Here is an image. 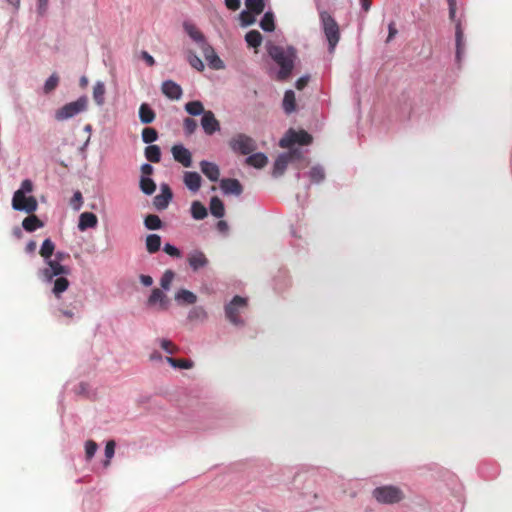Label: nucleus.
Masks as SVG:
<instances>
[{"label": "nucleus", "mask_w": 512, "mask_h": 512, "mask_svg": "<svg viewBox=\"0 0 512 512\" xmlns=\"http://www.w3.org/2000/svg\"><path fill=\"white\" fill-rule=\"evenodd\" d=\"M301 156L302 153L299 149H291L289 152L279 155L273 166V176H281L285 172L288 163L294 159L301 158Z\"/></svg>", "instance_id": "9d476101"}, {"label": "nucleus", "mask_w": 512, "mask_h": 512, "mask_svg": "<svg viewBox=\"0 0 512 512\" xmlns=\"http://www.w3.org/2000/svg\"><path fill=\"white\" fill-rule=\"evenodd\" d=\"M59 84V76L53 73L45 82L43 90L45 94L51 93Z\"/></svg>", "instance_id": "49530a36"}, {"label": "nucleus", "mask_w": 512, "mask_h": 512, "mask_svg": "<svg viewBox=\"0 0 512 512\" xmlns=\"http://www.w3.org/2000/svg\"><path fill=\"white\" fill-rule=\"evenodd\" d=\"M43 225V222L34 214L26 217L22 222V226L27 232H33Z\"/></svg>", "instance_id": "c85d7f7f"}, {"label": "nucleus", "mask_w": 512, "mask_h": 512, "mask_svg": "<svg viewBox=\"0 0 512 512\" xmlns=\"http://www.w3.org/2000/svg\"><path fill=\"white\" fill-rule=\"evenodd\" d=\"M257 14L252 12L251 10H244L240 13V21H241V24L242 26H249V25H252L256 18Z\"/></svg>", "instance_id": "de8ad7c7"}, {"label": "nucleus", "mask_w": 512, "mask_h": 512, "mask_svg": "<svg viewBox=\"0 0 512 512\" xmlns=\"http://www.w3.org/2000/svg\"><path fill=\"white\" fill-rule=\"evenodd\" d=\"M187 261L189 266L193 269V271H197L201 268H204L209 263L206 255L202 251L198 250L189 253Z\"/></svg>", "instance_id": "2eb2a0df"}, {"label": "nucleus", "mask_w": 512, "mask_h": 512, "mask_svg": "<svg viewBox=\"0 0 512 512\" xmlns=\"http://www.w3.org/2000/svg\"><path fill=\"white\" fill-rule=\"evenodd\" d=\"M246 163L249 166L260 169L266 166L268 158L264 153H254L246 158Z\"/></svg>", "instance_id": "a878e982"}, {"label": "nucleus", "mask_w": 512, "mask_h": 512, "mask_svg": "<svg viewBox=\"0 0 512 512\" xmlns=\"http://www.w3.org/2000/svg\"><path fill=\"white\" fill-rule=\"evenodd\" d=\"M309 177L312 182L320 183L325 179V172L321 166H313L309 171Z\"/></svg>", "instance_id": "c03bdc74"}, {"label": "nucleus", "mask_w": 512, "mask_h": 512, "mask_svg": "<svg viewBox=\"0 0 512 512\" xmlns=\"http://www.w3.org/2000/svg\"><path fill=\"white\" fill-rule=\"evenodd\" d=\"M140 189L144 194L151 195L156 190V184L151 178L142 176L140 179Z\"/></svg>", "instance_id": "58836bf2"}, {"label": "nucleus", "mask_w": 512, "mask_h": 512, "mask_svg": "<svg viewBox=\"0 0 512 512\" xmlns=\"http://www.w3.org/2000/svg\"><path fill=\"white\" fill-rule=\"evenodd\" d=\"M320 20L324 34L329 43V51L333 52L340 39L339 26L335 19L327 11L320 12Z\"/></svg>", "instance_id": "f03ea898"}, {"label": "nucleus", "mask_w": 512, "mask_h": 512, "mask_svg": "<svg viewBox=\"0 0 512 512\" xmlns=\"http://www.w3.org/2000/svg\"><path fill=\"white\" fill-rule=\"evenodd\" d=\"M267 0H245V6L248 10L256 14H261L266 6Z\"/></svg>", "instance_id": "ea45409f"}, {"label": "nucleus", "mask_w": 512, "mask_h": 512, "mask_svg": "<svg viewBox=\"0 0 512 512\" xmlns=\"http://www.w3.org/2000/svg\"><path fill=\"white\" fill-rule=\"evenodd\" d=\"M158 139V132L151 127L142 130V140L144 143L150 144Z\"/></svg>", "instance_id": "a18cd8bd"}, {"label": "nucleus", "mask_w": 512, "mask_h": 512, "mask_svg": "<svg viewBox=\"0 0 512 512\" xmlns=\"http://www.w3.org/2000/svg\"><path fill=\"white\" fill-rule=\"evenodd\" d=\"M106 88L101 81L95 83L93 87V99L98 106H102L105 102Z\"/></svg>", "instance_id": "7c9ffc66"}, {"label": "nucleus", "mask_w": 512, "mask_h": 512, "mask_svg": "<svg viewBox=\"0 0 512 512\" xmlns=\"http://www.w3.org/2000/svg\"><path fill=\"white\" fill-rule=\"evenodd\" d=\"M373 497L379 503L395 504L404 499V493L399 487L387 485L375 488Z\"/></svg>", "instance_id": "20e7f679"}, {"label": "nucleus", "mask_w": 512, "mask_h": 512, "mask_svg": "<svg viewBox=\"0 0 512 512\" xmlns=\"http://www.w3.org/2000/svg\"><path fill=\"white\" fill-rule=\"evenodd\" d=\"M171 153L174 160L182 164L184 167L188 168L192 166V154L183 145H174L171 148Z\"/></svg>", "instance_id": "9b49d317"}, {"label": "nucleus", "mask_w": 512, "mask_h": 512, "mask_svg": "<svg viewBox=\"0 0 512 512\" xmlns=\"http://www.w3.org/2000/svg\"><path fill=\"white\" fill-rule=\"evenodd\" d=\"M201 126L207 135H213L220 130V123L210 110L206 111L202 116Z\"/></svg>", "instance_id": "f8f14e48"}, {"label": "nucleus", "mask_w": 512, "mask_h": 512, "mask_svg": "<svg viewBox=\"0 0 512 512\" xmlns=\"http://www.w3.org/2000/svg\"><path fill=\"white\" fill-rule=\"evenodd\" d=\"M187 60L189 64L198 71L204 70V64L202 60L193 52H189Z\"/></svg>", "instance_id": "8fccbe9b"}, {"label": "nucleus", "mask_w": 512, "mask_h": 512, "mask_svg": "<svg viewBox=\"0 0 512 512\" xmlns=\"http://www.w3.org/2000/svg\"><path fill=\"white\" fill-rule=\"evenodd\" d=\"M160 346L166 353L171 355L176 354L179 350L178 347L168 339H161Z\"/></svg>", "instance_id": "3c124183"}, {"label": "nucleus", "mask_w": 512, "mask_h": 512, "mask_svg": "<svg viewBox=\"0 0 512 512\" xmlns=\"http://www.w3.org/2000/svg\"><path fill=\"white\" fill-rule=\"evenodd\" d=\"M229 147L235 153L248 155L256 150V143L250 136L239 133L229 140Z\"/></svg>", "instance_id": "39448f33"}, {"label": "nucleus", "mask_w": 512, "mask_h": 512, "mask_svg": "<svg viewBox=\"0 0 512 512\" xmlns=\"http://www.w3.org/2000/svg\"><path fill=\"white\" fill-rule=\"evenodd\" d=\"M208 317L206 310L201 306L193 307L188 313V319L190 321H205Z\"/></svg>", "instance_id": "e433bc0d"}, {"label": "nucleus", "mask_w": 512, "mask_h": 512, "mask_svg": "<svg viewBox=\"0 0 512 512\" xmlns=\"http://www.w3.org/2000/svg\"><path fill=\"white\" fill-rule=\"evenodd\" d=\"M156 118L154 110L147 104L142 103L139 107V119L142 124H150Z\"/></svg>", "instance_id": "b1692460"}, {"label": "nucleus", "mask_w": 512, "mask_h": 512, "mask_svg": "<svg viewBox=\"0 0 512 512\" xmlns=\"http://www.w3.org/2000/svg\"><path fill=\"white\" fill-rule=\"evenodd\" d=\"M245 40L249 46L257 48L262 43V35L257 30H251L246 34Z\"/></svg>", "instance_id": "4c0bfd02"}, {"label": "nucleus", "mask_w": 512, "mask_h": 512, "mask_svg": "<svg viewBox=\"0 0 512 512\" xmlns=\"http://www.w3.org/2000/svg\"><path fill=\"white\" fill-rule=\"evenodd\" d=\"M267 52L273 61L280 67L277 73V79L280 81L287 80L294 68V62L297 58L295 48L291 46L283 47L270 44L267 46Z\"/></svg>", "instance_id": "f257e3e1"}, {"label": "nucleus", "mask_w": 512, "mask_h": 512, "mask_svg": "<svg viewBox=\"0 0 512 512\" xmlns=\"http://www.w3.org/2000/svg\"><path fill=\"white\" fill-rule=\"evenodd\" d=\"M161 246V237L157 234H150L146 238V249L153 254L159 251Z\"/></svg>", "instance_id": "72a5a7b5"}, {"label": "nucleus", "mask_w": 512, "mask_h": 512, "mask_svg": "<svg viewBox=\"0 0 512 512\" xmlns=\"http://www.w3.org/2000/svg\"><path fill=\"white\" fill-rule=\"evenodd\" d=\"M225 5L228 9L236 11L241 6L240 0H225Z\"/></svg>", "instance_id": "bf43d9fd"}, {"label": "nucleus", "mask_w": 512, "mask_h": 512, "mask_svg": "<svg viewBox=\"0 0 512 512\" xmlns=\"http://www.w3.org/2000/svg\"><path fill=\"white\" fill-rule=\"evenodd\" d=\"M67 275L57 276L53 279L52 293L57 299L69 288L70 282L66 277Z\"/></svg>", "instance_id": "aec40b11"}, {"label": "nucleus", "mask_w": 512, "mask_h": 512, "mask_svg": "<svg viewBox=\"0 0 512 512\" xmlns=\"http://www.w3.org/2000/svg\"><path fill=\"white\" fill-rule=\"evenodd\" d=\"M12 207L17 211H25L30 214L36 211L38 204L35 197H26L23 190H17L12 198Z\"/></svg>", "instance_id": "1a4fd4ad"}, {"label": "nucleus", "mask_w": 512, "mask_h": 512, "mask_svg": "<svg viewBox=\"0 0 512 512\" xmlns=\"http://www.w3.org/2000/svg\"><path fill=\"white\" fill-rule=\"evenodd\" d=\"M145 157L148 161L158 163L161 160V150L157 145H149L145 148Z\"/></svg>", "instance_id": "c9c22d12"}, {"label": "nucleus", "mask_w": 512, "mask_h": 512, "mask_svg": "<svg viewBox=\"0 0 512 512\" xmlns=\"http://www.w3.org/2000/svg\"><path fill=\"white\" fill-rule=\"evenodd\" d=\"M201 49L206 61L208 62L211 68L215 70L224 68L223 61L218 57V55L215 53L214 49L210 45L204 43Z\"/></svg>", "instance_id": "ddd939ff"}, {"label": "nucleus", "mask_w": 512, "mask_h": 512, "mask_svg": "<svg viewBox=\"0 0 512 512\" xmlns=\"http://www.w3.org/2000/svg\"><path fill=\"white\" fill-rule=\"evenodd\" d=\"M184 29L187 32V34L200 45V47H202L204 43H206L204 35L195 25L185 23Z\"/></svg>", "instance_id": "bb28decb"}, {"label": "nucleus", "mask_w": 512, "mask_h": 512, "mask_svg": "<svg viewBox=\"0 0 512 512\" xmlns=\"http://www.w3.org/2000/svg\"><path fill=\"white\" fill-rule=\"evenodd\" d=\"M174 277L175 273L172 270H166L160 280L161 287L164 290H169Z\"/></svg>", "instance_id": "09e8293b"}, {"label": "nucleus", "mask_w": 512, "mask_h": 512, "mask_svg": "<svg viewBox=\"0 0 512 512\" xmlns=\"http://www.w3.org/2000/svg\"><path fill=\"white\" fill-rule=\"evenodd\" d=\"M98 223L97 216L92 212H83L79 217L78 228L80 231H85L88 228L96 227Z\"/></svg>", "instance_id": "412c9836"}, {"label": "nucleus", "mask_w": 512, "mask_h": 512, "mask_svg": "<svg viewBox=\"0 0 512 512\" xmlns=\"http://www.w3.org/2000/svg\"><path fill=\"white\" fill-rule=\"evenodd\" d=\"M308 81H309V78L307 76L300 77L296 81L295 86L298 90H302L303 88H305L307 86Z\"/></svg>", "instance_id": "680f3d73"}, {"label": "nucleus", "mask_w": 512, "mask_h": 512, "mask_svg": "<svg viewBox=\"0 0 512 512\" xmlns=\"http://www.w3.org/2000/svg\"><path fill=\"white\" fill-rule=\"evenodd\" d=\"M153 171H154V169L150 164L146 163L141 166V172L144 175V177L146 175H151L153 173Z\"/></svg>", "instance_id": "0e129e2a"}, {"label": "nucleus", "mask_w": 512, "mask_h": 512, "mask_svg": "<svg viewBox=\"0 0 512 512\" xmlns=\"http://www.w3.org/2000/svg\"><path fill=\"white\" fill-rule=\"evenodd\" d=\"M173 197L172 191L167 184L161 186V193L154 197L153 204L158 210H163L168 207L169 202Z\"/></svg>", "instance_id": "4468645a"}, {"label": "nucleus", "mask_w": 512, "mask_h": 512, "mask_svg": "<svg viewBox=\"0 0 512 512\" xmlns=\"http://www.w3.org/2000/svg\"><path fill=\"white\" fill-rule=\"evenodd\" d=\"M398 30L396 28V23L394 21H391L388 25V37L386 39V42L389 43L392 41V39L397 35Z\"/></svg>", "instance_id": "13d9d810"}, {"label": "nucleus", "mask_w": 512, "mask_h": 512, "mask_svg": "<svg viewBox=\"0 0 512 512\" xmlns=\"http://www.w3.org/2000/svg\"><path fill=\"white\" fill-rule=\"evenodd\" d=\"M220 187L225 194L240 195L243 191L241 183L237 179L225 178L221 180Z\"/></svg>", "instance_id": "a211bd4d"}, {"label": "nucleus", "mask_w": 512, "mask_h": 512, "mask_svg": "<svg viewBox=\"0 0 512 512\" xmlns=\"http://www.w3.org/2000/svg\"><path fill=\"white\" fill-rule=\"evenodd\" d=\"M283 109L287 114L296 110L295 93L292 90H287L283 98Z\"/></svg>", "instance_id": "c756f323"}, {"label": "nucleus", "mask_w": 512, "mask_h": 512, "mask_svg": "<svg viewBox=\"0 0 512 512\" xmlns=\"http://www.w3.org/2000/svg\"><path fill=\"white\" fill-rule=\"evenodd\" d=\"M115 453V442L110 440L106 443L105 446V456L107 458L105 462V466L109 465L110 459L114 456Z\"/></svg>", "instance_id": "5fc2aeb1"}, {"label": "nucleus", "mask_w": 512, "mask_h": 512, "mask_svg": "<svg viewBox=\"0 0 512 512\" xmlns=\"http://www.w3.org/2000/svg\"><path fill=\"white\" fill-rule=\"evenodd\" d=\"M185 110L187 113H189L192 116H198L201 114L203 116L204 113L206 112L202 102H200L198 100L187 102L185 104Z\"/></svg>", "instance_id": "473e14b6"}, {"label": "nucleus", "mask_w": 512, "mask_h": 512, "mask_svg": "<svg viewBox=\"0 0 512 512\" xmlns=\"http://www.w3.org/2000/svg\"><path fill=\"white\" fill-rule=\"evenodd\" d=\"M163 250L165 253H167L168 255H170L172 257H180L181 256L180 250L177 247H175L169 243L164 245Z\"/></svg>", "instance_id": "6e6d98bb"}, {"label": "nucleus", "mask_w": 512, "mask_h": 512, "mask_svg": "<svg viewBox=\"0 0 512 512\" xmlns=\"http://www.w3.org/2000/svg\"><path fill=\"white\" fill-rule=\"evenodd\" d=\"M184 184L186 185V187L193 191V192H196L200 189L201 187V176L197 173V172H190V171H187L184 173Z\"/></svg>", "instance_id": "4be33fe9"}, {"label": "nucleus", "mask_w": 512, "mask_h": 512, "mask_svg": "<svg viewBox=\"0 0 512 512\" xmlns=\"http://www.w3.org/2000/svg\"><path fill=\"white\" fill-rule=\"evenodd\" d=\"M247 306V299L241 296H234L233 299L225 306V315L227 319L234 325H243L240 318V311Z\"/></svg>", "instance_id": "423d86ee"}, {"label": "nucleus", "mask_w": 512, "mask_h": 512, "mask_svg": "<svg viewBox=\"0 0 512 512\" xmlns=\"http://www.w3.org/2000/svg\"><path fill=\"white\" fill-rule=\"evenodd\" d=\"M97 449H98V445H97V443L95 441H93V440L86 441V443H85V454H86L87 460H90L91 458H93V456L95 455Z\"/></svg>", "instance_id": "864d4df0"}, {"label": "nucleus", "mask_w": 512, "mask_h": 512, "mask_svg": "<svg viewBox=\"0 0 512 512\" xmlns=\"http://www.w3.org/2000/svg\"><path fill=\"white\" fill-rule=\"evenodd\" d=\"M209 208H210L211 214L217 218H222L225 215L224 203L217 196H214L211 198Z\"/></svg>", "instance_id": "cd10ccee"}, {"label": "nucleus", "mask_w": 512, "mask_h": 512, "mask_svg": "<svg viewBox=\"0 0 512 512\" xmlns=\"http://www.w3.org/2000/svg\"><path fill=\"white\" fill-rule=\"evenodd\" d=\"M200 169H201L202 173L210 181L216 182L219 180L220 170H219V167L215 163L203 160L200 162Z\"/></svg>", "instance_id": "f3484780"}, {"label": "nucleus", "mask_w": 512, "mask_h": 512, "mask_svg": "<svg viewBox=\"0 0 512 512\" xmlns=\"http://www.w3.org/2000/svg\"><path fill=\"white\" fill-rule=\"evenodd\" d=\"M144 224L149 230H157L162 226V221L159 216L155 214H149L145 217Z\"/></svg>", "instance_id": "79ce46f5"}, {"label": "nucleus", "mask_w": 512, "mask_h": 512, "mask_svg": "<svg viewBox=\"0 0 512 512\" xmlns=\"http://www.w3.org/2000/svg\"><path fill=\"white\" fill-rule=\"evenodd\" d=\"M88 98L86 96L79 97L76 101L70 102L62 106L55 113V118L58 121L70 119L81 112L87 110Z\"/></svg>", "instance_id": "7ed1b4c3"}, {"label": "nucleus", "mask_w": 512, "mask_h": 512, "mask_svg": "<svg viewBox=\"0 0 512 512\" xmlns=\"http://www.w3.org/2000/svg\"><path fill=\"white\" fill-rule=\"evenodd\" d=\"M82 193L80 191H76L71 200V205L75 210H79L82 205Z\"/></svg>", "instance_id": "4d7b16f0"}, {"label": "nucleus", "mask_w": 512, "mask_h": 512, "mask_svg": "<svg viewBox=\"0 0 512 512\" xmlns=\"http://www.w3.org/2000/svg\"><path fill=\"white\" fill-rule=\"evenodd\" d=\"M161 90L166 97L172 100L180 99L183 93L180 85H178L172 80L164 81L162 83Z\"/></svg>", "instance_id": "dca6fc26"}, {"label": "nucleus", "mask_w": 512, "mask_h": 512, "mask_svg": "<svg viewBox=\"0 0 512 512\" xmlns=\"http://www.w3.org/2000/svg\"><path fill=\"white\" fill-rule=\"evenodd\" d=\"M46 267L40 270V276L45 282H52L57 276L70 274V268L62 265L58 260H45Z\"/></svg>", "instance_id": "0eeeda50"}, {"label": "nucleus", "mask_w": 512, "mask_h": 512, "mask_svg": "<svg viewBox=\"0 0 512 512\" xmlns=\"http://www.w3.org/2000/svg\"><path fill=\"white\" fill-rule=\"evenodd\" d=\"M148 303L150 305H154L159 303L160 308L166 310L169 306V300L167 296L158 288H154L151 292V295L148 298Z\"/></svg>", "instance_id": "5701e85b"}, {"label": "nucleus", "mask_w": 512, "mask_h": 512, "mask_svg": "<svg viewBox=\"0 0 512 512\" xmlns=\"http://www.w3.org/2000/svg\"><path fill=\"white\" fill-rule=\"evenodd\" d=\"M197 122L190 117H187L183 121V127L186 135H192L197 129Z\"/></svg>", "instance_id": "603ef678"}, {"label": "nucleus", "mask_w": 512, "mask_h": 512, "mask_svg": "<svg viewBox=\"0 0 512 512\" xmlns=\"http://www.w3.org/2000/svg\"><path fill=\"white\" fill-rule=\"evenodd\" d=\"M260 27L266 32H272L275 29L274 15L272 12H266L260 21Z\"/></svg>", "instance_id": "a19ab883"}, {"label": "nucleus", "mask_w": 512, "mask_h": 512, "mask_svg": "<svg viewBox=\"0 0 512 512\" xmlns=\"http://www.w3.org/2000/svg\"><path fill=\"white\" fill-rule=\"evenodd\" d=\"M455 38H456V59L458 62L461 61L462 56L465 52V40L464 32L461 26V22L457 21L455 25Z\"/></svg>", "instance_id": "6ab92c4d"}, {"label": "nucleus", "mask_w": 512, "mask_h": 512, "mask_svg": "<svg viewBox=\"0 0 512 512\" xmlns=\"http://www.w3.org/2000/svg\"><path fill=\"white\" fill-rule=\"evenodd\" d=\"M166 361L174 368L190 369L193 367V362L188 359H176L172 357H167Z\"/></svg>", "instance_id": "37998d69"}, {"label": "nucleus", "mask_w": 512, "mask_h": 512, "mask_svg": "<svg viewBox=\"0 0 512 512\" xmlns=\"http://www.w3.org/2000/svg\"><path fill=\"white\" fill-rule=\"evenodd\" d=\"M142 58L146 61L149 66H153L155 64L154 58L146 51L142 52Z\"/></svg>", "instance_id": "69168bd1"}, {"label": "nucleus", "mask_w": 512, "mask_h": 512, "mask_svg": "<svg viewBox=\"0 0 512 512\" xmlns=\"http://www.w3.org/2000/svg\"><path fill=\"white\" fill-rule=\"evenodd\" d=\"M54 251H55L54 242L50 238H47L43 241L40 251H39V254L41 255V257L44 258V260H48L51 258Z\"/></svg>", "instance_id": "f704fd0d"}, {"label": "nucleus", "mask_w": 512, "mask_h": 512, "mask_svg": "<svg viewBox=\"0 0 512 512\" xmlns=\"http://www.w3.org/2000/svg\"><path fill=\"white\" fill-rule=\"evenodd\" d=\"M191 215L195 220H202L208 215L207 208L200 201H193Z\"/></svg>", "instance_id": "2f4dec72"}, {"label": "nucleus", "mask_w": 512, "mask_h": 512, "mask_svg": "<svg viewBox=\"0 0 512 512\" xmlns=\"http://www.w3.org/2000/svg\"><path fill=\"white\" fill-rule=\"evenodd\" d=\"M19 190H23V193H30L33 190V184L30 180L26 179L22 182L21 188Z\"/></svg>", "instance_id": "052dcab7"}, {"label": "nucleus", "mask_w": 512, "mask_h": 512, "mask_svg": "<svg viewBox=\"0 0 512 512\" xmlns=\"http://www.w3.org/2000/svg\"><path fill=\"white\" fill-rule=\"evenodd\" d=\"M36 247H37V244L35 241H29L27 244H26V247H25V251L29 254H32L35 252L36 250Z\"/></svg>", "instance_id": "338daca9"}, {"label": "nucleus", "mask_w": 512, "mask_h": 512, "mask_svg": "<svg viewBox=\"0 0 512 512\" xmlns=\"http://www.w3.org/2000/svg\"><path fill=\"white\" fill-rule=\"evenodd\" d=\"M175 300L179 303V304H183V305H192V304H195L196 301H197V296L187 290V289H180L176 294H175Z\"/></svg>", "instance_id": "393cba45"}, {"label": "nucleus", "mask_w": 512, "mask_h": 512, "mask_svg": "<svg viewBox=\"0 0 512 512\" xmlns=\"http://www.w3.org/2000/svg\"><path fill=\"white\" fill-rule=\"evenodd\" d=\"M312 142V136L304 131H295L289 129L285 136L279 141L281 148H291L294 144L309 145Z\"/></svg>", "instance_id": "6e6552de"}, {"label": "nucleus", "mask_w": 512, "mask_h": 512, "mask_svg": "<svg viewBox=\"0 0 512 512\" xmlns=\"http://www.w3.org/2000/svg\"><path fill=\"white\" fill-rule=\"evenodd\" d=\"M140 282L146 286V287H149L153 284V279L151 276L149 275H141L140 276Z\"/></svg>", "instance_id": "e2e57ef3"}, {"label": "nucleus", "mask_w": 512, "mask_h": 512, "mask_svg": "<svg viewBox=\"0 0 512 512\" xmlns=\"http://www.w3.org/2000/svg\"><path fill=\"white\" fill-rule=\"evenodd\" d=\"M217 229L222 232V233H225L228 231V224L226 221L224 220H219L218 223H217Z\"/></svg>", "instance_id": "774afa93"}]
</instances>
